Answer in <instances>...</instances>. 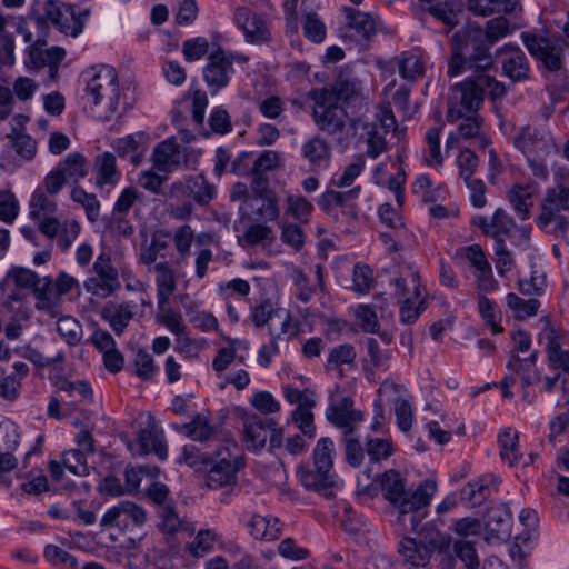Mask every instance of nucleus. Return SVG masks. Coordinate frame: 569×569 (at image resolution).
Masks as SVG:
<instances>
[{"instance_id": "30", "label": "nucleus", "mask_w": 569, "mask_h": 569, "mask_svg": "<svg viewBox=\"0 0 569 569\" xmlns=\"http://www.w3.org/2000/svg\"><path fill=\"white\" fill-rule=\"evenodd\" d=\"M153 271L156 274L157 307L169 305L170 297L177 289L174 270L168 261H160L153 266Z\"/></svg>"}, {"instance_id": "61", "label": "nucleus", "mask_w": 569, "mask_h": 569, "mask_svg": "<svg viewBox=\"0 0 569 569\" xmlns=\"http://www.w3.org/2000/svg\"><path fill=\"white\" fill-rule=\"evenodd\" d=\"M172 241L181 261H186L194 241L193 229L189 224L178 227L172 233Z\"/></svg>"}, {"instance_id": "45", "label": "nucleus", "mask_w": 569, "mask_h": 569, "mask_svg": "<svg viewBox=\"0 0 569 569\" xmlns=\"http://www.w3.org/2000/svg\"><path fill=\"white\" fill-rule=\"evenodd\" d=\"M357 358V351L353 345L351 343H341L329 350L325 369L327 371H332L339 369L343 365L352 366L355 365Z\"/></svg>"}, {"instance_id": "19", "label": "nucleus", "mask_w": 569, "mask_h": 569, "mask_svg": "<svg viewBox=\"0 0 569 569\" xmlns=\"http://www.w3.org/2000/svg\"><path fill=\"white\" fill-rule=\"evenodd\" d=\"M233 21L242 30L247 42H260L269 37L266 21L247 7H237L234 9Z\"/></svg>"}, {"instance_id": "12", "label": "nucleus", "mask_w": 569, "mask_h": 569, "mask_svg": "<svg viewBox=\"0 0 569 569\" xmlns=\"http://www.w3.org/2000/svg\"><path fill=\"white\" fill-rule=\"evenodd\" d=\"M231 447L237 448L236 443L228 442L226 446L214 451L207 475V483L211 488H221L233 485L237 481L238 465Z\"/></svg>"}, {"instance_id": "31", "label": "nucleus", "mask_w": 569, "mask_h": 569, "mask_svg": "<svg viewBox=\"0 0 569 569\" xmlns=\"http://www.w3.org/2000/svg\"><path fill=\"white\" fill-rule=\"evenodd\" d=\"M249 533L257 540L273 541L282 531L281 521L271 515H253L247 523Z\"/></svg>"}, {"instance_id": "53", "label": "nucleus", "mask_w": 569, "mask_h": 569, "mask_svg": "<svg viewBox=\"0 0 569 569\" xmlns=\"http://www.w3.org/2000/svg\"><path fill=\"white\" fill-rule=\"evenodd\" d=\"M336 457L335 442L329 437L320 438L312 451V463L321 468L333 470V461Z\"/></svg>"}, {"instance_id": "49", "label": "nucleus", "mask_w": 569, "mask_h": 569, "mask_svg": "<svg viewBox=\"0 0 569 569\" xmlns=\"http://www.w3.org/2000/svg\"><path fill=\"white\" fill-rule=\"evenodd\" d=\"M158 311L157 321L164 326L172 335L181 337L187 333V327L183 323L182 315L179 311L168 305L158 307Z\"/></svg>"}, {"instance_id": "35", "label": "nucleus", "mask_w": 569, "mask_h": 569, "mask_svg": "<svg viewBox=\"0 0 569 569\" xmlns=\"http://www.w3.org/2000/svg\"><path fill=\"white\" fill-rule=\"evenodd\" d=\"M169 231H156L152 233L149 244L141 248L140 262L146 266L156 264L158 257L164 258L162 253L169 246Z\"/></svg>"}, {"instance_id": "38", "label": "nucleus", "mask_w": 569, "mask_h": 569, "mask_svg": "<svg viewBox=\"0 0 569 569\" xmlns=\"http://www.w3.org/2000/svg\"><path fill=\"white\" fill-rule=\"evenodd\" d=\"M498 443L502 461L510 467L518 466L522 459L518 448V432L510 428L503 429L498 435Z\"/></svg>"}, {"instance_id": "5", "label": "nucleus", "mask_w": 569, "mask_h": 569, "mask_svg": "<svg viewBox=\"0 0 569 569\" xmlns=\"http://www.w3.org/2000/svg\"><path fill=\"white\" fill-rule=\"evenodd\" d=\"M323 101L341 103L350 111V121L355 129L368 111V99L362 92L361 81L347 71H340L335 81L327 87L313 89Z\"/></svg>"}, {"instance_id": "41", "label": "nucleus", "mask_w": 569, "mask_h": 569, "mask_svg": "<svg viewBox=\"0 0 569 569\" xmlns=\"http://www.w3.org/2000/svg\"><path fill=\"white\" fill-rule=\"evenodd\" d=\"M182 429L186 436L193 441L204 442L211 439L216 433V427L210 423L206 415L197 413L191 421L184 423Z\"/></svg>"}, {"instance_id": "10", "label": "nucleus", "mask_w": 569, "mask_h": 569, "mask_svg": "<svg viewBox=\"0 0 569 569\" xmlns=\"http://www.w3.org/2000/svg\"><path fill=\"white\" fill-rule=\"evenodd\" d=\"M92 276L83 282L87 292L98 298H108L121 288L119 271L110 254L100 253L92 264Z\"/></svg>"}, {"instance_id": "47", "label": "nucleus", "mask_w": 569, "mask_h": 569, "mask_svg": "<svg viewBox=\"0 0 569 569\" xmlns=\"http://www.w3.org/2000/svg\"><path fill=\"white\" fill-rule=\"evenodd\" d=\"M313 210V204L302 196L288 194L286 197L284 213L299 223H308Z\"/></svg>"}, {"instance_id": "13", "label": "nucleus", "mask_w": 569, "mask_h": 569, "mask_svg": "<svg viewBox=\"0 0 569 569\" xmlns=\"http://www.w3.org/2000/svg\"><path fill=\"white\" fill-rule=\"evenodd\" d=\"M510 141L526 158L547 157L552 148L549 133L529 124L518 128Z\"/></svg>"}, {"instance_id": "6", "label": "nucleus", "mask_w": 569, "mask_h": 569, "mask_svg": "<svg viewBox=\"0 0 569 569\" xmlns=\"http://www.w3.org/2000/svg\"><path fill=\"white\" fill-rule=\"evenodd\" d=\"M248 60L247 56L236 51H227L221 48L211 51L202 69V78L210 93L214 96L228 87L236 72L234 63L243 64Z\"/></svg>"}, {"instance_id": "59", "label": "nucleus", "mask_w": 569, "mask_h": 569, "mask_svg": "<svg viewBox=\"0 0 569 569\" xmlns=\"http://www.w3.org/2000/svg\"><path fill=\"white\" fill-rule=\"evenodd\" d=\"M54 386L60 390L68 393L70 397L78 396L80 400L92 401L93 390L87 380L71 381L67 378H58Z\"/></svg>"}, {"instance_id": "9", "label": "nucleus", "mask_w": 569, "mask_h": 569, "mask_svg": "<svg viewBox=\"0 0 569 569\" xmlns=\"http://www.w3.org/2000/svg\"><path fill=\"white\" fill-rule=\"evenodd\" d=\"M276 422L271 418L261 416H250L244 420L243 440L250 451L261 450L269 439L271 451L282 448L283 430L277 429Z\"/></svg>"}, {"instance_id": "57", "label": "nucleus", "mask_w": 569, "mask_h": 569, "mask_svg": "<svg viewBox=\"0 0 569 569\" xmlns=\"http://www.w3.org/2000/svg\"><path fill=\"white\" fill-rule=\"evenodd\" d=\"M506 305L515 311V316L518 319H526L537 315L540 308V302L537 299L525 300L513 292L506 296Z\"/></svg>"}, {"instance_id": "36", "label": "nucleus", "mask_w": 569, "mask_h": 569, "mask_svg": "<svg viewBox=\"0 0 569 569\" xmlns=\"http://www.w3.org/2000/svg\"><path fill=\"white\" fill-rule=\"evenodd\" d=\"M57 169L64 176L68 182L78 183L88 174L87 160L79 152L69 153L62 159Z\"/></svg>"}, {"instance_id": "25", "label": "nucleus", "mask_w": 569, "mask_h": 569, "mask_svg": "<svg viewBox=\"0 0 569 569\" xmlns=\"http://www.w3.org/2000/svg\"><path fill=\"white\" fill-rule=\"evenodd\" d=\"M137 305L134 301L108 302L101 317L109 323L117 336H121L134 316Z\"/></svg>"}, {"instance_id": "64", "label": "nucleus", "mask_w": 569, "mask_h": 569, "mask_svg": "<svg viewBox=\"0 0 569 569\" xmlns=\"http://www.w3.org/2000/svg\"><path fill=\"white\" fill-rule=\"evenodd\" d=\"M57 331L70 346H76L81 340L82 327L73 317H60L57 321Z\"/></svg>"}, {"instance_id": "37", "label": "nucleus", "mask_w": 569, "mask_h": 569, "mask_svg": "<svg viewBox=\"0 0 569 569\" xmlns=\"http://www.w3.org/2000/svg\"><path fill=\"white\" fill-rule=\"evenodd\" d=\"M221 540V536L213 529H200L194 539L187 543L186 549L190 556L202 558L214 550L217 542Z\"/></svg>"}, {"instance_id": "51", "label": "nucleus", "mask_w": 569, "mask_h": 569, "mask_svg": "<svg viewBox=\"0 0 569 569\" xmlns=\"http://www.w3.org/2000/svg\"><path fill=\"white\" fill-rule=\"evenodd\" d=\"M445 127L441 118L436 120V123L430 127L426 132V142L428 144L429 158L427 162L429 166H442V156L440 150V133Z\"/></svg>"}, {"instance_id": "44", "label": "nucleus", "mask_w": 569, "mask_h": 569, "mask_svg": "<svg viewBox=\"0 0 569 569\" xmlns=\"http://www.w3.org/2000/svg\"><path fill=\"white\" fill-rule=\"evenodd\" d=\"M345 459L353 468L360 467L365 460L366 447L363 448L356 429L343 431Z\"/></svg>"}, {"instance_id": "26", "label": "nucleus", "mask_w": 569, "mask_h": 569, "mask_svg": "<svg viewBox=\"0 0 569 569\" xmlns=\"http://www.w3.org/2000/svg\"><path fill=\"white\" fill-rule=\"evenodd\" d=\"M409 271L411 281L413 283V289L409 297H406L403 300L399 301V320L403 325L415 323L426 308V302L421 298L420 292L419 273L411 269Z\"/></svg>"}, {"instance_id": "34", "label": "nucleus", "mask_w": 569, "mask_h": 569, "mask_svg": "<svg viewBox=\"0 0 569 569\" xmlns=\"http://www.w3.org/2000/svg\"><path fill=\"white\" fill-rule=\"evenodd\" d=\"M398 72L402 79L409 82L416 81L423 76L425 63L420 54L413 51H403L395 57Z\"/></svg>"}, {"instance_id": "4", "label": "nucleus", "mask_w": 569, "mask_h": 569, "mask_svg": "<svg viewBox=\"0 0 569 569\" xmlns=\"http://www.w3.org/2000/svg\"><path fill=\"white\" fill-rule=\"evenodd\" d=\"M491 47L480 37L479 32L456 33L452 38V56L448 64L450 77L467 71L486 72L493 63Z\"/></svg>"}, {"instance_id": "20", "label": "nucleus", "mask_w": 569, "mask_h": 569, "mask_svg": "<svg viewBox=\"0 0 569 569\" xmlns=\"http://www.w3.org/2000/svg\"><path fill=\"white\" fill-rule=\"evenodd\" d=\"M471 224L479 228L485 236L493 238L495 242L505 240V237H508L516 227L513 219L501 208H498L491 218L475 216Z\"/></svg>"}, {"instance_id": "63", "label": "nucleus", "mask_w": 569, "mask_h": 569, "mask_svg": "<svg viewBox=\"0 0 569 569\" xmlns=\"http://www.w3.org/2000/svg\"><path fill=\"white\" fill-rule=\"evenodd\" d=\"M303 157L313 166H320L330 157V150L326 141L313 138L302 146Z\"/></svg>"}, {"instance_id": "22", "label": "nucleus", "mask_w": 569, "mask_h": 569, "mask_svg": "<svg viewBox=\"0 0 569 569\" xmlns=\"http://www.w3.org/2000/svg\"><path fill=\"white\" fill-rule=\"evenodd\" d=\"M326 418L337 428L355 429L353 425L363 419L360 410L353 408V400L349 397H343L340 400L330 403L326 409Z\"/></svg>"}, {"instance_id": "55", "label": "nucleus", "mask_w": 569, "mask_h": 569, "mask_svg": "<svg viewBox=\"0 0 569 569\" xmlns=\"http://www.w3.org/2000/svg\"><path fill=\"white\" fill-rule=\"evenodd\" d=\"M189 196L200 206L208 204L216 196V189L203 176H198L187 182Z\"/></svg>"}, {"instance_id": "24", "label": "nucleus", "mask_w": 569, "mask_h": 569, "mask_svg": "<svg viewBox=\"0 0 569 569\" xmlns=\"http://www.w3.org/2000/svg\"><path fill=\"white\" fill-rule=\"evenodd\" d=\"M298 476L301 485L311 491L321 492L325 496L331 495L335 486L336 473L328 468H321L312 463L311 467H299Z\"/></svg>"}, {"instance_id": "21", "label": "nucleus", "mask_w": 569, "mask_h": 569, "mask_svg": "<svg viewBox=\"0 0 569 569\" xmlns=\"http://www.w3.org/2000/svg\"><path fill=\"white\" fill-rule=\"evenodd\" d=\"M561 211L569 212V188L558 187L548 189L542 201L538 224L541 228L549 226L559 217Z\"/></svg>"}, {"instance_id": "29", "label": "nucleus", "mask_w": 569, "mask_h": 569, "mask_svg": "<svg viewBox=\"0 0 569 569\" xmlns=\"http://www.w3.org/2000/svg\"><path fill=\"white\" fill-rule=\"evenodd\" d=\"M402 560L412 567H426L431 558L432 549L423 541L403 537L398 545Z\"/></svg>"}, {"instance_id": "46", "label": "nucleus", "mask_w": 569, "mask_h": 569, "mask_svg": "<svg viewBox=\"0 0 569 569\" xmlns=\"http://www.w3.org/2000/svg\"><path fill=\"white\" fill-rule=\"evenodd\" d=\"M213 456L202 451L194 443H187L181 449V455L178 458V463H184L190 468L199 471H207L210 466L211 457Z\"/></svg>"}, {"instance_id": "16", "label": "nucleus", "mask_w": 569, "mask_h": 569, "mask_svg": "<svg viewBox=\"0 0 569 569\" xmlns=\"http://www.w3.org/2000/svg\"><path fill=\"white\" fill-rule=\"evenodd\" d=\"M486 540L506 541L511 535L512 516L506 503L491 506L485 516Z\"/></svg>"}, {"instance_id": "27", "label": "nucleus", "mask_w": 569, "mask_h": 569, "mask_svg": "<svg viewBox=\"0 0 569 569\" xmlns=\"http://www.w3.org/2000/svg\"><path fill=\"white\" fill-rule=\"evenodd\" d=\"M462 122L459 124L458 132L449 133L446 140V149L453 148L456 143L462 139H477L480 147L486 148L490 144L483 134H481L482 118L478 113H468L461 118Z\"/></svg>"}, {"instance_id": "1", "label": "nucleus", "mask_w": 569, "mask_h": 569, "mask_svg": "<svg viewBox=\"0 0 569 569\" xmlns=\"http://www.w3.org/2000/svg\"><path fill=\"white\" fill-rule=\"evenodd\" d=\"M379 485L383 499L398 513L399 519L410 515L411 527L416 531L437 492V481L428 478L411 490L407 488V479L390 469L380 475Z\"/></svg>"}, {"instance_id": "60", "label": "nucleus", "mask_w": 569, "mask_h": 569, "mask_svg": "<svg viewBox=\"0 0 569 569\" xmlns=\"http://www.w3.org/2000/svg\"><path fill=\"white\" fill-rule=\"evenodd\" d=\"M20 442L19 427L8 418L0 419V452L14 451Z\"/></svg>"}, {"instance_id": "54", "label": "nucleus", "mask_w": 569, "mask_h": 569, "mask_svg": "<svg viewBox=\"0 0 569 569\" xmlns=\"http://www.w3.org/2000/svg\"><path fill=\"white\" fill-rule=\"evenodd\" d=\"M508 199L521 220H526L529 218L530 208L532 207L531 202V192L527 187L523 186H515L508 192Z\"/></svg>"}, {"instance_id": "48", "label": "nucleus", "mask_w": 569, "mask_h": 569, "mask_svg": "<svg viewBox=\"0 0 569 569\" xmlns=\"http://www.w3.org/2000/svg\"><path fill=\"white\" fill-rule=\"evenodd\" d=\"M160 517V529L167 535H172L178 531L193 532L194 528L192 525L183 521L176 512L172 506H163L159 510Z\"/></svg>"}, {"instance_id": "11", "label": "nucleus", "mask_w": 569, "mask_h": 569, "mask_svg": "<svg viewBox=\"0 0 569 569\" xmlns=\"http://www.w3.org/2000/svg\"><path fill=\"white\" fill-rule=\"evenodd\" d=\"M493 63L501 67V74L512 82H525L530 79L529 59L522 49L515 43H505L493 53Z\"/></svg>"}, {"instance_id": "62", "label": "nucleus", "mask_w": 569, "mask_h": 569, "mask_svg": "<svg viewBox=\"0 0 569 569\" xmlns=\"http://www.w3.org/2000/svg\"><path fill=\"white\" fill-rule=\"evenodd\" d=\"M9 138L16 152L26 160L33 159L37 151V142L23 130L12 128Z\"/></svg>"}, {"instance_id": "58", "label": "nucleus", "mask_w": 569, "mask_h": 569, "mask_svg": "<svg viewBox=\"0 0 569 569\" xmlns=\"http://www.w3.org/2000/svg\"><path fill=\"white\" fill-rule=\"evenodd\" d=\"M134 373L143 381L152 380L159 372V367L156 365L153 356L139 349L133 359Z\"/></svg>"}, {"instance_id": "7", "label": "nucleus", "mask_w": 569, "mask_h": 569, "mask_svg": "<svg viewBox=\"0 0 569 569\" xmlns=\"http://www.w3.org/2000/svg\"><path fill=\"white\" fill-rule=\"evenodd\" d=\"M520 39L542 76L557 73L565 68V49L559 41L532 31L521 32Z\"/></svg>"}, {"instance_id": "52", "label": "nucleus", "mask_w": 569, "mask_h": 569, "mask_svg": "<svg viewBox=\"0 0 569 569\" xmlns=\"http://www.w3.org/2000/svg\"><path fill=\"white\" fill-rule=\"evenodd\" d=\"M70 197L72 201L81 204L86 210L89 221L94 222L100 214V202L94 193L87 192L82 187L74 186L71 189Z\"/></svg>"}, {"instance_id": "43", "label": "nucleus", "mask_w": 569, "mask_h": 569, "mask_svg": "<svg viewBox=\"0 0 569 569\" xmlns=\"http://www.w3.org/2000/svg\"><path fill=\"white\" fill-rule=\"evenodd\" d=\"M58 209L57 202L49 198L47 192L37 188L29 201V217L31 220H40L42 217L52 216Z\"/></svg>"}, {"instance_id": "56", "label": "nucleus", "mask_w": 569, "mask_h": 569, "mask_svg": "<svg viewBox=\"0 0 569 569\" xmlns=\"http://www.w3.org/2000/svg\"><path fill=\"white\" fill-rule=\"evenodd\" d=\"M391 440L383 438H368L366 440V455L370 463H379L393 455Z\"/></svg>"}, {"instance_id": "50", "label": "nucleus", "mask_w": 569, "mask_h": 569, "mask_svg": "<svg viewBox=\"0 0 569 569\" xmlns=\"http://www.w3.org/2000/svg\"><path fill=\"white\" fill-rule=\"evenodd\" d=\"M307 1L308 0H303L301 3V10L305 12V19L302 23L303 34L310 41L319 43L325 40L327 29L317 13L307 11Z\"/></svg>"}, {"instance_id": "33", "label": "nucleus", "mask_w": 569, "mask_h": 569, "mask_svg": "<svg viewBox=\"0 0 569 569\" xmlns=\"http://www.w3.org/2000/svg\"><path fill=\"white\" fill-rule=\"evenodd\" d=\"M54 26L63 33L73 38L78 37L83 30V20L77 14V9L72 6H62L57 9L52 17Z\"/></svg>"}, {"instance_id": "40", "label": "nucleus", "mask_w": 569, "mask_h": 569, "mask_svg": "<svg viewBox=\"0 0 569 569\" xmlns=\"http://www.w3.org/2000/svg\"><path fill=\"white\" fill-rule=\"evenodd\" d=\"M480 33V37L492 47L498 41L513 32V28L510 22L503 16H499L488 20L485 24L483 30H476Z\"/></svg>"}, {"instance_id": "8", "label": "nucleus", "mask_w": 569, "mask_h": 569, "mask_svg": "<svg viewBox=\"0 0 569 569\" xmlns=\"http://www.w3.org/2000/svg\"><path fill=\"white\" fill-rule=\"evenodd\" d=\"M147 522L144 508L131 500H121L109 507L100 518L101 531L131 532Z\"/></svg>"}, {"instance_id": "18", "label": "nucleus", "mask_w": 569, "mask_h": 569, "mask_svg": "<svg viewBox=\"0 0 569 569\" xmlns=\"http://www.w3.org/2000/svg\"><path fill=\"white\" fill-rule=\"evenodd\" d=\"M501 479L493 473H486L477 479L470 480L460 491L461 501L469 507L480 506L498 491Z\"/></svg>"}, {"instance_id": "39", "label": "nucleus", "mask_w": 569, "mask_h": 569, "mask_svg": "<svg viewBox=\"0 0 569 569\" xmlns=\"http://www.w3.org/2000/svg\"><path fill=\"white\" fill-rule=\"evenodd\" d=\"M478 311L485 323L490 327L492 335H498L503 331L500 325L502 320L501 310L496 301L487 298L485 295H479Z\"/></svg>"}, {"instance_id": "15", "label": "nucleus", "mask_w": 569, "mask_h": 569, "mask_svg": "<svg viewBox=\"0 0 569 569\" xmlns=\"http://www.w3.org/2000/svg\"><path fill=\"white\" fill-rule=\"evenodd\" d=\"M310 98L315 102L313 119L316 124L329 134L341 132L345 127V119H350V111L340 108L338 103L321 100L319 93L313 89L310 91Z\"/></svg>"}, {"instance_id": "23", "label": "nucleus", "mask_w": 569, "mask_h": 569, "mask_svg": "<svg viewBox=\"0 0 569 569\" xmlns=\"http://www.w3.org/2000/svg\"><path fill=\"white\" fill-rule=\"evenodd\" d=\"M151 161L153 167L161 172H172L183 161V153L176 138H168L154 148Z\"/></svg>"}, {"instance_id": "2", "label": "nucleus", "mask_w": 569, "mask_h": 569, "mask_svg": "<svg viewBox=\"0 0 569 569\" xmlns=\"http://www.w3.org/2000/svg\"><path fill=\"white\" fill-rule=\"evenodd\" d=\"M80 79L84 83L83 99L100 121H109L127 103L122 101V91L116 69L110 64H96L82 71Z\"/></svg>"}, {"instance_id": "28", "label": "nucleus", "mask_w": 569, "mask_h": 569, "mask_svg": "<svg viewBox=\"0 0 569 569\" xmlns=\"http://www.w3.org/2000/svg\"><path fill=\"white\" fill-rule=\"evenodd\" d=\"M93 174L98 189L104 186H117L121 179V172L117 167L116 156L108 151L97 154L93 161Z\"/></svg>"}, {"instance_id": "32", "label": "nucleus", "mask_w": 569, "mask_h": 569, "mask_svg": "<svg viewBox=\"0 0 569 569\" xmlns=\"http://www.w3.org/2000/svg\"><path fill=\"white\" fill-rule=\"evenodd\" d=\"M147 136L137 132L118 138L112 142V148L120 157H128L133 164H139L146 151Z\"/></svg>"}, {"instance_id": "17", "label": "nucleus", "mask_w": 569, "mask_h": 569, "mask_svg": "<svg viewBox=\"0 0 569 569\" xmlns=\"http://www.w3.org/2000/svg\"><path fill=\"white\" fill-rule=\"evenodd\" d=\"M346 17L347 37L357 43L368 42L377 34V23L373 17L351 7H343Z\"/></svg>"}, {"instance_id": "42", "label": "nucleus", "mask_w": 569, "mask_h": 569, "mask_svg": "<svg viewBox=\"0 0 569 569\" xmlns=\"http://www.w3.org/2000/svg\"><path fill=\"white\" fill-rule=\"evenodd\" d=\"M244 210H247L248 213L254 214L258 219L266 221H274L280 214L276 194L261 197L258 201L253 202H250V198H248Z\"/></svg>"}, {"instance_id": "3", "label": "nucleus", "mask_w": 569, "mask_h": 569, "mask_svg": "<svg viewBox=\"0 0 569 569\" xmlns=\"http://www.w3.org/2000/svg\"><path fill=\"white\" fill-rule=\"evenodd\" d=\"M485 94L491 100L500 99L506 94V87L485 72L472 73L462 82L452 87V97L448 108V120L455 122L468 113H478Z\"/></svg>"}, {"instance_id": "14", "label": "nucleus", "mask_w": 569, "mask_h": 569, "mask_svg": "<svg viewBox=\"0 0 569 569\" xmlns=\"http://www.w3.org/2000/svg\"><path fill=\"white\" fill-rule=\"evenodd\" d=\"M128 448L140 456L153 452L162 461L168 458L164 431L152 417H148L144 426L137 433L136 442L128 443Z\"/></svg>"}]
</instances>
